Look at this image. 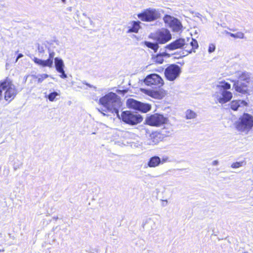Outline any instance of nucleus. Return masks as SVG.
<instances>
[{
    "label": "nucleus",
    "instance_id": "nucleus-1",
    "mask_svg": "<svg viewBox=\"0 0 253 253\" xmlns=\"http://www.w3.org/2000/svg\"><path fill=\"white\" fill-rule=\"evenodd\" d=\"M238 80H233V87L235 91L242 94H246L249 86L253 84V77L251 73L246 71H238L235 73Z\"/></svg>",
    "mask_w": 253,
    "mask_h": 253
},
{
    "label": "nucleus",
    "instance_id": "nucleus-2",
    "mask_svg": "<svg viewBox=\"0 0 253 253\" xmlns=\"http://www.w3.org/2000/svg\"><path fill=\"white\" fill-rule=\"evenodd\" d=\"M231 84L221 81L215 85V91L212 95L214 101L217 103L223 104L229 102L232 98L233 94L228 90L230 89Z\"/></svg>",
    "mask_w": 253,
    "mask_h": 253
},
{
    "label": "nucleus",
    "instance_id": "nucleus-3",
    "mask_svg": "<svg viewBox=\"0 0 253 253\" xmlns=\"http://www.w3.org/2000/svg\"><path fill=\"white\" fill-rule=\"evenodd\" d=\"M99 102L109 112L116 114L117 117L120 118L119 109L122 105L120 97L115 93H108L101 97Z\"/></svg>",
    "mask_w": 253,
    "mask_h": 253
},
{
    "label": "nucleus",
    "instance_id": "nucleus-4",
    "mask_svg": "<svg viewBox=\"0 0 253 253\" xmlns=\"http://www.w3.org/2000/svg\"><path fill=\"white\" fill-rule=\"evenodd\" d=\"M234 126L238 131L247 134L253 127V116L244 113L234 122Z\"/></svg>",
    "mask_w": 253,
    "mask_h": 253
},
{
    "label": "nucleus",
    "instance_id": "nucleus-5",
    "mask_svg": "<svg viewBox=\"0 0 253 253\" xmlns=\"http://www.w3.org/2000/svg\"><path fill=\"white\" fill-rule=\"evenodd\" d=\"M4 90V99L10 102L15 97L17 92L12 81L7 78L5 80L0 82V101L2 99V91Z\"/></svg>",
    "mask_w": 253,
    "mask_h": 253
},
{
    "label": "nucleus",
    "instance_id": "nucleus-6",
    "mask_svg": "<svg viewBox=\"0 0 253 253\" xmlns=\"http://www.w3.org/2000/svg\"><path fill=\"white\" fill-rule=\"evenodd\" d=\"M162 12L159 9L149 8L138 14L137 16L143 21L151 22L159 18Z\"/></svg>",
    "mask_w": 253,
    "mask_h": 253
},
{
    "label": "nucleus",
    "instance_id": "nucleus-7",
    "mask_svg": "<svg viewBox=\"0 0 253 253\" xmlns=\"http://www.w3.org/2000/svg\"><path fill=\"white\" fill-rule=\"evenodd\" d=\"M125 122L129 125H135L141 123L143 118L139 114L132 113L129 111H124L122 113L121 117L119 118Z\"/></svg>",
    "mask_w": 253,
    "mask_h": 253
},
{
    "label": "nucleus",
    "instance_id": "nucleus-8",
    "mask_svg": "<svg viewBox=\"0 0 253 253\" xmlns=\"http://www.w3.org/2000/svg\"><path fill=\"white\" fill-rule=\"evenodd\" d=\"M150 37L159 44H164L171 39V35L169 30L163 28L158 30L155 33L151 34Z\"/></svg>",
    "mask_w": 253,
    "mask_h": 253
},
{
    "label": "nucleus",
    "instance_id": "nucleus-9",
    "mask_svg": "<svg viewBox=\"0 0 253 253\" xmlns=\"http://www.w3.org/2000/svg\"><path fill=\"white\" fill-rule=\"evenodd\" d=\"M126 106L128 108L142 113H146L151 108V106L149 104L142 103L133 98H129L127 100Z\"/></svg>",
    "mask_w": 253,
    "mask_h": 253
},
{
    "label": "nucleus",
    "instance_id": "nucleus-10",
    "mask_svg": "<svg viewBox=\"0 0 253 253\" xmlns=\"http://www.w3.org/2000/svg\"><path fill=\"white\" fill-rule=\"evenodd\" d=\"M168 119L163 115L154 114L147 117L145 120L146 123L151 126H160L167 123Z\"/></svg>",
    "mask_w": 253,
    "mask_h": 253
},
{
    "label": "nucleus",
    "instance_id": "nucleus-11",
    "mask_svg": "<svg viewBox=\"0 0 253 253\" xmlns=\"http://www.w3.org/2000/svg\"><path fill=\"white\" fill-rule=\"evenodd\" d=\"M144 83L146 85L156 88L162 86L164 84L163 79L156 74L147 75L144 80Z\"/></svg>",
    "mask_w": 253,
    "mask_h": 253
},
{
    "label": "nucleus",
    "instance_id": "nucleus-12",
    "mask_svg": "<svg viewBox=\"0 0 253 253\" xmlns=\"http://www.w3.org/2000/svg\"><path fill=\"white\" fill-rule=\"evenodd\" d=\"M181 73V69L176 64H171L165 70L166 79L169 81H173L177 78Z\"/></svg>",
    "mask_w": 253,
    "mask_h": 253
},
{
    "label": "nucleus",
    "instance_id": "nucleus-13",
    "mask_svg": "<svg viewBox=\"0 0 253 253\" xmlns=\"http://www.w3.org/2000/svg\"><path fill=\"white\" fill-rule=\"evenodd\" d=\"M198 47V42L196 40L192 38H188L186 41L185 40V44H184V46L182 47V48L184 49L186 52V54H184V53L183 52L182 54H181L180 56H185L189 53H191L193 50L194 52H195L194 50L197 48Z\"/></svg>",
    "mask_w": 253,
    "mask_h": 253
},
{
    "label": "nucleus",
    "instance_id": "nucleus-14",
    "mask_svg": "<svg viewBox=\"0 0 253 253\" xmlns=\"http://www.w3.org/2000/svg\"><path fill=\"white\" fill-rule=\"evenodd\" d=\"M54 55L55 53L54 52H49V57L47 60H43L37 57H34L33 61L36 64L42 67H48L51 68L53 65V59Z\"/></svg>",
    "mask_w": 253,
    "mask_h": 253
},
{
    "label": "nucleus",
    "instance_id": "nucleus-15",
    "mask_svg": "<svg viewBox=\"0 0 253 253\" xmlns=\"http://www.w3.org/2000/svg\"><path fill=\"white\" fill-rule=\"evenodd\" d=\"M230 108L233 111L242 110L245 107L249 106V103L243 100H235L229 104Z\"/></svg>",
    "mask_w": 253,
    "mask_h": 253
},
{
    "label": "nucleus",
    "instance_id": "nucleus-16",
    "mask_svg": "<svg viewBox=\"0 0 253 253\" xmlns=\"http://www.w3.org/2000/svg\"><path fill=\"white\" fill-rule=\"evenodd\" d=\"M54 64L56 71L61 74L60 75V78L62 79L67 78V76L64 70L65 65L63 60L58 57H56L54 58Z\"/></svg>",
    "mask_w": 253,
    "mask_h": 253
},
{
    "label": "nucleus",
    "instance_id": "nucleus-17",
    "mask_svg": "<svg viewBox=\"0 0 253 253\" xmlns=\"http://www.w3.org/2000/svg\"><path fill=\"white\" fill-rule=\"evenodd\" d=\"M184 44H185V40L182 38H179L167 45L166 48L170 50H173L178 48H182Z\"/></svg>",
    "mask_w": 253,
    "mask_h": 253
},
{
    "label": "nucleus",
    "instance_id": "nucleus-18",
    "mask_svg": "<svg viewBox=\"0 0 253 253\" xmlns=\"http://www.w3.org/2000/svg\"><path fill=\"white\" fill-rule=\"evenodd\" d=\"M165 162L164 160H163L162 161L161 159L158 156H153L151 157L149 161L148 162V166L150 168H155L160 165V164H163Z\"/></svg>",
    "mask_w": 253,
    "mask_h": 253
},
{
    "label": "nucleus",
    "instance_id": "nucleus-19",
    "mask_svg": "<svg viewBox=\"0 0 253 253\" xmlns=\"http://www.w3.org/2000/svg\"><path fill=\"white\" fill-rule=\"evenodd\" d=\"M170 27L172 29L173 31L176 32L180 31L182 28L181 22L176 18H175L173 21Z\"/></svg>",
    "mask_w": 253,
    "mask_h": 253
},
{
    "label": "nucleus",
    "instance_id": "nucleus-20",
    "mask_svg": "<svg viewBox=\"0 0 253 253\" xmlns=\"http://www.w3.org/2000/svg\"><path fill=\"white\" fill-rule=\"evenodd\" d=\"M140 22L133 21L132 22V26L128 27V33H137L140 28Z\"/></svg>",
    "mask_w": 253,
    "mask_h": 253
},
{
    "label": "nucleus",
    "instance_id": "nucleus-21",
    "mask_svg": "<svg viewBox=\"0 0 253 253\" xmlns=\"http://www.w3.org/2000/svg\"><path fill=\"white\" fill-rule=\"evenodd\" d=\"M164 56L169 57V54L165 52H162L154 57V61L158 63L162 64L164 61L163 57Z\"/></svg>",
    "mask_w": 253,
    "mask_h": 253
},
{
    "label": "nucleus",
    "instance_id": "nucleus-22",
    "mask_svg": "<svg viewBox=\"0 0 253 253\" xmlns=\"http://www.w3.org/2000/svg\"><path fill=\"white\" fill-rule=\"evenodd\" d=\"M144 44L146 46H147L148 47L153 49L154 52H157L159 48V45L158 42L156 43L151 42H145Z\"/></svg>",
    "mask_w": 253,
    "mask_h": 253
},
{
    "label": "nucleus",
    "instance_id": "nucleus-23",
    "mask_svg": "<svg viewBox=\"0 0 253 253\" xmlns=\"http://www.w3.org/2000/svg\"><path fill=\"white\" fill-rule=\"evenodd\" d=\"M226 34L230 35L231 37L242 39L244 38V34L241 32H238L236 34L226 32Z\"/></svg>",
    "mask_w": 253,
    "mask_h": 253
},
{
    "label": "nucleus",
    "instance_id": "nucleus-24",
    "mask_svg": "<svg viewBox=\"0 0 253 253\" xmlns=\"http://www.w3.org/2000/svg\"><path fill=\"white\" fill-rule=\"evenodd\" d=\"M186 119H192L197 117V114L193 111L187 110L185 112Z\"/></svg>",
    "mask_w": 253,
    "mask_h": 253
},
{
    "label": "nucleus",
    "instance_id": "nucleus-25",
    "mask_svg": "<svg viewBox=\"0 0 253 253\" xmlns=\"http://www.w3.org/2000/svg\"><path fill=\"white\" fill-rule=\"evenodd\" d=\"M175 18L170 15H166L163 18V20L166 23L169 24L170 26Z\"/></svg>",
    "mask_w": 253,
    "mask_h": 253
},
{
    "label": "nucleus",
    "instance_id": "nucleus-26",
    "mask_svg": "<svg viewBox=\"0 0 253 253\" xmlns=\"http://www.w3.org/2000/svg\"><path fill=\"white\" fill-rule=\"evenodd\" d=\"M157 135V134L156 133H153L150 135V139L149 140V142H148L149 144L155 145L158 142L159 140L158 139L156 138Z\"/></svg>",
    "mask_w": 253,
    "mask_h": 253
},
{
    "label": "nucleus",
    "instance_id": "nucleus-27",
    "mask_svg": "<svg viewBox=\"0 0 253 253\" xmlns=\"http://www.w3.org/2000/svg\"><path fill=\"white\" fill-rule=\"evenodd\" d=\"M34 78H38V82L39 83H42L44 79H46L49 77L47 74H42L41 75H39L38 76L35 75L32 76Z\"/></svg>",
    "mask_w": 253,
    "mask_h": 253
},
{
    "label": "nucleus",
    "instance_id": "nucleus-28",
    "mask_svg": "<svg viewBox=\"0 0 253 253\" xmlns=\"http://www.w3.org/2000/svg\"><path fill=\"white\" fill-rule=\"evenodd\" d=\"M57 96H59V94L57 92L53 91L48 94L47 98L50 101H53Z\"/></svg>",
    "mask_w": 253,
    "mask_h": 253
},
{
    "label": "nucleus",
    "instance_id": "nucleus-29",
    "mask_svg": "<svg viewBox=\"0 0 253 253\" xmlns=\"http://www.w3.org/2000/svg\"><path fill=\"white\" fill-rule=\"evenodd\" d=\"M245 164L246 163L244 161L238 162L233 163L231 165V167L232 168H235V169L239 168L243 166V165H245Z\"/></svg>",
    "mask_w": 253,
    "mask_h": 253
},
{
    "label": "nucleus",
    "instance_id": "nucleus-30",
    "mask_svg": "<svg viewBox=\"0 0 253 253\" xmlns=\"http://www.w3.org/2000/svg\"><path fill=\"white\" fill-rule=\"evenodd\" d=\"M215 47L214 45L211 44L209 45L208 51L209 53H211L215 50Z\"/></svg>",
    "mask_w": 253,
    "mask_h": 253
},
{
    "label": "nucleus",
    "instance_id": "nucleus-31",
    "mask_svg": "<svg viewBox=\"0 0 253 253\" xmlns=\"http://www.w3.org/2000/svg\"><path fill=\"white\" fill-rule=\"evenodd\" d=\"M84 84H85V85H87L88 87H91V88H93L94 89H96V87L89 84H88L87 83H86L85 82H84L83 83Z\"/></svg>",
    "mask_w": 253,
    "mask_h": 253
},
{
    "label": "nucleus",
    "instance_id": "nucleus-32",
    "mask_svg": "<svg viewBox=\"0 0 253 253\" xmlns=\"http://www.w3.org/2000/svg\"><path fill=\"white\" fill-rule=\"evenodd\" d=\"M23 56V55L22 53H19L18 54L17 58L15 60V62H17L19 59L22 58Z\"/></svg>",
    "mask_w": 253,
    "mask_h": 253
},
{
    "label": "nucleus",
    "instance_id": "nucleus-33",
    "mask_svg": "<svg viewBox=\"0 0 253 253\" xmlns=\"http://www.w3.org/2000/svg\"><path fill=\"white\" fill-rule=\"evenodd\" d=\"M218 164V161L217 160H214L212 162V166H217Z\"/></svg>",
    "mask_w": 253,
    "mask_h": 253
},
{
    "label": "nucleus",
    "instance_id": "nucleus-34",
    "mask_svg": "<svg viewBox=\"0 0 253 253\" xmlns=\"http://www.w3.org/2000/svg\"><path fill=\"white\" fill-rule=\"evenodd\" d=\"M158 95V93L156 91L152 92V96H156Z\"/></svg>",
    "mask_w": 253,
    "mask_h": 253
},
{
    "label": "nucleus",
    "instance_id": "nucleus-35",
    "mask_svg": "<svg viewBox=\"0 0 253 253\" xmlns=\"http://www.w3.org/2000/svg\"><path fill=\"white\" fill-rule=\"evenodd\" d=\"M164 201V202H165L166 203H163V204H162V206H163V207H165V206H166L167 205V203H168V201H167V200H164V201Z\"/></svg>",
    "mask_w": 253,
    "mask_h": 253
},
{
    "label": "nucleus",
    "instance_id": "nucleus-36",
    "mask_svg": "<svg viewBox=\"0 0 253 253\" xmlns=\"http://www.w3.org/2000/svg\"><path fill=\"white\" fill-rule=\"evenodd\" d=\"M250 194L253 196V186L252 187L251 190H250Z\"/></svg>",
    "mask_w": 253,
    "mask_h": 253
},
{
    "label": "nucleus",
    "instance_id": "nucleus-37",
    "mask_svg": "<svg viewBox=\"0 0 253 253\" xmlns=\"http://www.w3.org/2000/svg\"><path fill=\"white\" fill-rule=\"evenodd\" d=\"M99 111L103 114V116H105L106 115V114L105 113L101 112L100 110H99Z\"/></svg>",
    "mask_w": 253,
    "mask_h": 253
},
{
    "label": "nucleus",
    "instance_id": "nucleus-38",
    "mask_svg": "<svg viewBox=\"0 0 253 253\" xmlns=\"http://www.w3.org/2000/svg\"><path fill=\"white\" fill-rule=\"evenodd\" d=\"M28 77V76H27L25 77V79H24V80H25V82L26 81Z\"/></svg>",
    "mask_w": 253,
    "mask_h": 253
},
{
    "label": "nucleus",
    "instance_id": "nucleus-39",
    "mask_svg": "<svg viewBox=\"0 0 253 253\" xmlns=\"http://www.w3.org/2000/svg\"><path fill=\"white\" fill-rule=\"evenodd\" d=\"M28 77V76H27L25 77V79H24V80H25V82L26 81Z\"/></svg>",
    "mask_w": 253,
    "mask_h": 253
},
{
    "label": "nucleus",
    "instance_id": "nucleus-40",
    "mask_svg": "<svg viewBox=\"0 0 253 253\" xmlns=\"http://www.w3.org/2000/svg\"><path fill=\"white\" fill-rule=\"evenodd\" d=\"M53 219L55 220H57L58 219V217H54Z\"/></svg>",
    "mask_w": 253,
    "mask_h": 253
},
{
    "label": "nucleus",
    "instance_id": "nucleus-41",
    "mask_svg": "<svg viewBox=\"0 0 253 253\" xmlns=\"http://www.w3.org/2000/svg\"><path fill=\"white\" fill-rule=\"evenodd\" d=\"M63 3H65L66 0H61Z\"/></svg>",
    "mask_w": 253,
    "mask_h": 253
},
{
    "label": "nucleus",
    "instance_id": "nucleus-42",
    "mask_svg": "<svg viewBox=\"0 0 253 253\" xmlns=\"http://www.w3.org/2000/svg\"><path fill=\"white\" fill-rule=\"evenodd\" d=\"M4 252V250H0V252Z\"/></svg>",
    "mask_w": 253,
    "mask_h": 253
},
{
    "label": "nucleus",
    "instance_id": "nucleus-43",
    "mask_svg": "<svg viewBox=\"0 0 253 253\" xmlns=\"http://www.w3.org/2000/svg\"><path fill=\"white\" fill-rule=\"evenodd\" d=\"M83 15L86 16V14L85 13H83Z\"/></svg>",
    "mask_w": 253,
    "mask_h": 253
}]
</instances>
